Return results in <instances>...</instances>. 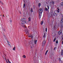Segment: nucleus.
I'll return each mask as SVG.
<instances>
[{
  "instance_id": "obj_17",
  "label": "nucleus",
  "mask_w": 63,
  "mask_h": 63,
  "mask_svg": "<svg viewBox=\"0 0 63 63\" xmlns=\"http://www.w3.org/2000/svg\"><path fill=\"white\" fill-rule=\"evenodd\" d=\"M48 52V50H47L45 53V55H46V54H47V53Z\"/></svg>"
},
{
  "instance_id": "obj_10",
  "label": "nucleus",
  "mask_w": 63,
  "mask_h": 63,
  "mask_svg": "<svg viewBox=\"0 0 63 63\" xmlns=\"http://www.w3.org/2000/svg\"><path fill=\"white\" fill-rule=\"evenodd\" d=\"M43 38H46V33H44V35L43 36Z\"/></svg>"
},
{
  "instance_id": "obj_23",
  "label": "nucleus",
  "mask_w": 63,
  "mask_h": 63,
  "mask_svg": "<svg viewBox=\"0 0 63 63\" xmlns=\"http://www.w3.org/2000/svg\"><path fill=\"white\" fill-rule=\"evenodd\" d=\"M0 3H1V4H2V5H3V2H2V1H1L0 0Z\"/></svg>"
},
{
  "instance_id": "obj_32",
  "label": "nucleus",
  "mask_w": 63,
  "mask_h": 63,
  "mask_svg": "<svg viewBox=\"0 0 63 63\" xmlns=\"http://www.w3.org/2000/svg\"><path fill=\"white\" fill-rule=\"evenodd\" d=\"M4 38H5V39H7V37H6V36H4Z\"/></svg>"
},
{
  "instance_id": "obj_14",
  "label": "nucleus",
  "mask_w": 63,
  "mask_h": 63,
  "mask_svg": "<svg viewBox=\"0 0 63 63\" xmlns=\"http://www.w3.org/2000/svg\"><path fill=\"white\" fill-rule=\"evenodd\" d=\"M43 22H44V21H43L41 22V25H43Z\"/></svg>"
},
{
  "instance_id": "obj_26",
  "label": "nucleus",
  "mask_w": 63,
  "mask_h": 63,
  "mask_svg": "<svg viewBox=\"0 0 63 63\" xmlns=\"http://www.w3.org/2000/svg\"><path fill=\"white\" fill-rule=\"evenodd\" d=\"M25 4L24 3V5H23V8H25Z\"/></svg>"
},
{
  "instance_id": "obj_18",
  "label": "nucleus",
  "mask_w": 63,
  "mask_h": 63,
  "mask_svg": "<svg viewBox=\"0 0 63 63\" xmlns=\"http://www.w3.org/2000/svg\"><path fill=\"white\" fill-rule=\"evenodd\" d=\"M28 37H30L31 38H33V36L32 35L30 36H28Z\"/></svg>"
},
{
  "instance_id": "obj_44",
  "label": "nucleus",
  "mask_w": 63,
  "mask_h": 63,
  "mask_svg": "<svg viewBox=\"0 0 63 63\" xmlns=\"http://www.w3.org/2000/svg\"><path fill=\"white\" fill-rule=\"evenodd\" d=\"M57 9H58V8H57Z\"/></svg>"
},
{
  "instance_id": "obj_29",
  "label": "nucleus",
  "mask_w": 63,
  "mask_h": 63,
  "mask_svg": "<svg viewBox=\"0 0 63 63\" xmlns=\"http://www.w3.org/2000/svg\"><path fill=\"white\" fill-rule=\"evenodd\" d=\"M31 12H33V11L32 10V9H31Z\"/></svg>"
},
{
  "instance_id": "obj_36",
  "label": "nucleus",
  "mask_w": 63,
  "mask_h": 63,
  "mask_svg": "<svg viewBox=\"0 0 63 63\" xmlns=\"http://www.w3.org/2000/svg\"><path fill=\"white\" fill-rule=\"evenodd\" d=\"M62 45H63V41H62Z\"/></svg>"
},
{
  "instance_id": "obj_16",
  "label": "nucleus",
  "mask_w": 63,
  "mask_h": 63,
  "mask_svg": "<svg viewBox=\"0 0 63 63\" xmlns=\"http://www.w3.org/2000/svg\"><path fill=\"white\" fill-rule=\"evenodd\" d=\"M23 57L24 58H26V56L25 55H23V57Z\"/></svg>"
},
{
  "instance_id": "obj_19",
  "label": "nucleus",
  "mask_w": 63,
  "mask_h": 63,
  "mask_svg": "<svg viewBox=\"0 0 63 63\" xmlns=\"http://www.w3.org/2000/svg\"><path fill=\"white\" fill-rule=\"evenodd\" d=\"M31 20V18H30V17H29V21Z\"/></svg>"
},
{
  "instance_id": "obj_38",
  "label": "nucleus",
  "mask_w": 63,
  "mask_h": 63,
  "mask_svg": "<svg viewBox=\"0 0 63 63\" xmlns=\"http://www.w3.org/2000/svg\"><path fill=\"white\" fill-rule=\"evenodd\" d=\"M3 30V31H5V30L4 29Z\"/></svg>"
},
{
  "instance_id": "obj_8",
  "label": "nucleus",
  "mask_w": 63,
  "mask_h": 63,
  "mask_svg": "<svg viewBox=\"0 0 63 63\" xmlns=\"http://www.w3.org/2000/svg\"><path fill=\"white\" fill-rule=\"evenodd\" d=\"M60 23H61V24H62V23H63V19H61V21L60 22Z\"/></svg>"
},
{
  "instance_id": "obj_6",
  "label": "nucleus",
  "mask_w": 63,
  "mask_h": 63,
  "mask_svg": "<svg viewBox=\"0 0 63 63\" xmlns=\"http://www.w3.org/2000/svg\"><path fill=\"white\" fill-rule=\"evenodd\" d=\"M46 43V41H44L43 42H42V46H44L45 45V43Z\"/></svg>"
},
{
  "instance_id": "obj_12",
  "label": "nucleus",
  "mask_w": 63,
  "mask_h": 63,
  "mask_svg": "<svg viewBox=\"0 0 63 63\" xmlns=\"http://www.w3.org/2000/svg\"><path fill=\"white\" fill-rule=\"evenodd\" d=\"M37 40H34V43L35 44H36V43H37Z\"/></svg>"
},
{
  "instance_id": "obj_34",
  "label": "nucleus",
  "mask_w": 63,
  "mask_h": 63,
  "mask_svg": "<svg viewBox=\"0 0 63 63\" xmlns=\"http://www.w3.org/2000/svg\"><path fill=\"white\" fill-rule=\"evenodd\" d=\"M56 48V47H55L54 48V50H55V49Z\"/></svg>"
},
{
  "instance_id": "obj_2",
  "label": "nucleus",
  "mask_w": 63,
  "mask_h": 63,
  "mask_svg": "<svg viewBox=\"0 0 63 63\" xmlns=\"http://www.w3.org/2000/svg\"><path fill=\"white\" fill-rule=\"evenodd\" d=\"M60 10V9H58L57 10L55 11H54L53 15H52V14L51 15V16H52V17H53V16H57V14H56L57 13H59V10Z\"/></svg>"
},
{
  "instance_id": "obj_21",
  "label": "nucleus",
  "mask_w": 63,
  "mask_h": 63,
  "mask_svg": "<svg viewBox=\"0 0 63 63\" xmlns=\"http://www.w3.org/2000/svg\"><path fill=\"white\" fill-rule=\"evenodd\" d=\"M38 5L39 7H40V6H41V3H39Z\"/></svg>"
},
{
  "instance_id": "obj_41",
  "label": "nucleus",
  "mask_w": 63,
  "mask_h": 63,
  "mask_svg": "<svg viewBox=\"0 0 63 63\" xmlns=\"http://www.w3.org/2000/svg\"><path fill=\"white\" fill-rule=\"evenodd\" d=\"M28 27V28H30V26H29V27Z\"/></svg>"
},
{
  "instance_id": "obj_40",
  "label": "nucleus",
  "mask_w": 63,
  "mask_h": 63,
  "mask_svg": "<svg viewBox=\"0 0 63 63\" xmlns=\"http://www.w3.org/2000/svg\"><path fill=\"white\" fill-rule=\"evenodd\" d=\"M6 61L7 63H8V62H7V61Z\"/></svg>"
},
{
  "instance_id": "obj_31",
  "label": "nucleus",
  "mask_w": 63,
  "mask_h": 63,
  "mask_svg": "<svg viewBox=\"0 0 63 63\" xmlns=\"http://www.w3.org/2000/svg\"><path fill=\"white\" fill-rule=\"evenodd\" d=\"M54 29H55L56 28V27H55V26H54Z\"/></svg>"
},
{
  "instance_id": "obj_33",
  "label": "nucleus",
  "mask_w": 63,
  "mask_h": 63,
  "mask_svg": "<svg viewBox=\"0 0 63 63\" xmlns=\"http://www.w3.org/2000/svg\"><path fill=\"white\" fill-rule=\"evenodd\" d=\"M33 9H35V6L34 5L33 6Z\"/></svg>"
},
{
  "instance_id": "obj_28",
  "label": "nucleus",
  "mask_w": 63,
  "mask_h": 63,
  "mask_svg": "<svg viewBox=\"0 0 63 63\" xmlns=\"http://www.w3.org/2000/svg\"><path fill=\"white\" fill-rule=\"evenodd\" d=\"M45 31H46V32H47V28H46Z\"/></svg>"
},
{
  "instance_id": "obj_9",
  "label": "nucleus",
  "mask_w": 63,
  "mask_h": 63,
  "mask_svg": "<svg viewBox=\"0 0 63 63\" xmlns=\"http://www.w3.org/2000/svg\"><path fill=\"white\" fill-rule=\"evenodd\" d=\"M23 22V23H24V24H25V23L26 24V23H27V21H22Z\"/></svg>"
},
{
  "instance_id": "obj_5",
  "label": "nucleus",
  "mask_w": 63,
  "mask_h": 63,
  "mask_svg": "<svg viewBox=\"0 0 63 63\" xmlns=\"http://www.w3.org/2000/svg\"><path fill=\"white\" fill-rule=\"evenodd\" d=\"M25 32H26V33L27 34H28L29 32V30H28V29L27 28H25Z\"/></svg>"
},
{
  "instance_id": "obj_3",
  "label": "nucleus",
  "mask_w": 63,
  "mask_h": 63,
  "mask_svg": "<svg viewBox=\"0 0 63 63\" xmlns=\"http://www.w3.org/2000/svg\"><path fill=\"white\" fill-rule=\"evenodd\" d=\"M55 3V1H50V2L49 5L50 6H52V5H54Z\"/></svg>"
},
{
  "instance_id": "obj_15",
  "label": "nucleus",
  "mask_w": 63,
  "mask_h": 63,
  "mask_svg": "<svg viewBox=\"0 0 63 63\" xmlns=\"http://www.w3.org/2000/svg\"><path fill=\"white\" fill-rule=\"evenodd\" d=\"M13 50H16V46H15V47L13 48Z\"/></svg>"
},
{
  "instance_id": "obj_11",
  "label": "nucleus",
  "mask_w": 63,
  "mask_h": 63,
  "mask_svg": "<svg viewBox=\"0 0 63 63\" xmlns=\"http://www.w3.org/2000/svg\"><path fill=\"white\" fill-rule=\"evenodd\" d=\"M45 10L46 11H48V9H47V7H45Z\"/></svg>"
},
{
  "instance_id": "obj_4",
  "label": "nucleus",
  "mask_w": 63,
  "mask_h": 63,
  "mask_svg": "<svg viewBox=\"0 0 63 63\" xmlns=\"http://www.w3.org/2000/svg\"><path fill=\"white\" fill-rule=\"evenodd\" d=\"M21 25L22 27H24V28H25V25L23 21L22 22V23H21Z\"/></svg>"
},
{
  "instance_id": "obj_25",
  "label": "nucleus",
  "mask_w": 63,
  "mask_h": 63,
  "mask_svg": "<svg viewBox=\"0 0 63 63\" xmlns=\"http://www.w3.org/2000/svg\"><path fill=\"white\" fill-rule=\"evenodd\" d=\"M56 44H58V41H56Z\"/></svg>"
},
{
  "instance_id": "obj_20",
  "label": "nucleus",
  "mask_w": 63,
  "mask_h": 63,
  "mask_svg": "<svg viewBox=\"0 0 63 63\" xmlns=\"http://www.w3.org/2000/svg\"><path fill=\"white\" fill-rule=\"evenodd\" d=\"M24 21H25V20H26L27 19L26 18H23Z\"/></svg>"
},
{
  "instance_id": "obj_27",
  "label": "nucleus",
  "mask_w": 63,
  "mask_h": 63,
  "mask_svg": "<svg viewBox=\"0 0 63 63\" xmlns=\"http://www.w3.org/2000/svg\"><path fill=\"white\" fill-rule=\"evenodd\" d=\"M55 40H56V38H55L53 40V42H55Z\"/></svg>"
},
{
  "instance_id": "obj_13",
  "label": "nucleus",
  "mask_w": 63,
  "mask_h": 63,
  "mask_svg": "<svg viewBox=\"0 0 63 63\" xmlns=\"http://www.w3.org/2000/svg\"><path fill=\"white\" fill-rule=\"evenodd\" d=\"M61 55H63V50L62 51V52L61 53Z\"/></svg>"
},
{
  "instance_id": "obj_24",
  "label": "nucleus",
  "mask_w": 63,
  "mask_h": 63,
  "mask_svg": "<svg viewBox=\"0 0 63 63\" xmlns=\"http://www.w3.org/2000/svg\"><path fill=\"white\" fill-rule=\"evenodd\" d=\"M47 7L48 9H49V6L48 5H47Z\"/></svg>"
},
{
  "instance_id": "obj_37",
  "label": "nucleus",
  "mask_w": 63,
  "mask_h": 63,
  "mask_svg": "<svg viewBox=\"0 0 63 63\" xmlns=\"http://www.w3.org/2000/svg\"><path fill=\"white\" fill-rule=\"evenodd\" d=\"M8 62H9V63H11V62L10 61Z\"/></svg>"
},
{
  "instance_id": "obj_35",
  "label": "nucleus",
  "mask_w": 63,
  "mask_h": 63,
  "mask_svg": "<svg viewBox=\"0 0 63 63\" xmlns=\"http://www.w3.org/2000/svg\"><path fill=\"white\" fill-rule=\"evenodd\" d=\"M7 60H8V62L10 61H9V59H7Z\"/></svg>"
},
{
  "instance_id": "obj_7",
  "label": "nucleus",
  "mask_w": 63,
  "mask_h": 63,
  "mask_svg": "<svg viewBox=\"0 0 63 63\" xmlns=\"http://www.w3.org/2000/svg\"><path fill=\"white\" fill-rule=\"evenodd\" d=\"M61 31V30H60V31L58 32V35H60L61 33V32H60Z\"/></svg>"
},
{
  "instance_id": "obj_39",
  "label": "nucleus",
  "mask_w": 63,
  "mask_h": 63,
  "mask_svg": "<svg viewBox=\"0 0 63 63\" xmlns=\"http://www.w3.org/2000/svg\"><path fill=\"white\" fill-rule=\"evenodd\" d=\"M29 29H31V27H30V28H29Z\"/></svg>"
},
{
  "instance_id": "obj_45",
  "label": "nucleus",
  "mask_w": 63,
  "mask_h": 63,
  "mask_svg": "<svg viewBox=\"0 0 63 63\" xmlns=\"http://www.w3.org/2000/svg\"><path fill=\"white\" fill-rule=\"evenodd\" d=\"M51 0V1L52 0Z\"/></svg>"
},
{
  "instance_id": "obj_46",
  "label": "nucleus",
  "mask_w": 63,
  "mask_h": 63,
  "mask_svg": "<svg viewBox=\"0 0 63 63\" xmlns=\"http://www.w3.org/2000/svg\"><path fill=\"white\" fill-rule=\"evenodd\" d=\"M6 17H7V16H6Z\"/></svg>"
},
{
  "instance_id": "obj_30",
  "label": "nucleus",
  "mask_w": 63,
  "mask_h": 63,
  "mask_svg": "<svg viewBox=\"0 0 63 63\" xmlns=\"http://www.w3.org/2000/svg\"><path fill=\"white\" fill-rule=\"evenodd\" d=\"M10 22H12V19H11L10 20Z\"/></svg>"
},
{
  "instance_id": "obj_1",
  "label": "nucleus",
  "mask_w": 63,
  "mask_h": 63,
  "mask_svg": "<svg viewBox=\"0 0 63 63\" xmlns=\"http://www.w3.org/2000/svg\"><path fill=\"white\" fill-rule=\"evenodd\" d=\"M39 19L41 18V16H42V12H43V10L41 8H40L39 9Z\"/></svg>"
},
{
  "instance_id": "obj_42",
  "label": "nucleus",
  "mask_w": 63,
  "mask_h": 63,
  "mask_svg": "<svg viewBox=\"0 0 63 63\" xmlns=\"http://www.w3.org/2000/svg\"><path fill=\"white\" fill-rule=\"evenodd\" d=\"M8 45H9V46H10V44H9Z\"/></svg>"
},
{
  "instance_id": "obj_43",
  "label": "nucleus",
  "mask_w": 63,
  "mask_h": 63,
  "mask_svg": "<svg viewBox=\"0 0 63 63\" xmlns=\"http://www.w3.org/2000/svg\"><path fill=\"white\" fill-rule=\"evenodd\" d=\"M4 15H3V16L4 17Z\"/></svg>"
},
{
  "instance_id": "obj_22",
  "label": "nucleus",
  "mask_w": 63,
  "mask_h": 63,
  "mask_svg": "<svg viewBox=\"0 0 63 63\" xmlns=\"http://www.w3.org/2000/svg\"><path fill=\"white\" fill-rule=\"evenodd\" d=\"M21 21H23L24 20H23V18H22L21 19Z\"/></svg>"
}]
</instances>
